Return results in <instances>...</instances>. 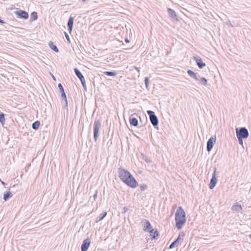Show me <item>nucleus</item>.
<instances>
[{"label":"nucleus","instance_id":"f257e3e1","mask_svg":"<svg viewBox=\"0 0 251 251\" xmlns=\"http://www.w3.org/2000/svg\"><path fill=\"white\" fill-rule=\"evenodd\" d=\"M176 226L180 229L186 222L185 212L181 206H179L175 214Z\"/></svg>","mask_w":251,"mask_h":251},{"label":"nucleus","instance_id":"f03ea898","mask_svg":"<svg viewBox=\"0 0 251 251\" xmlns=\"http://www.w3.org/2000/svg\"><path fill=\"white\" fill-rule=\"evenodd\" d=\"M138 185V182L134 176L126 170V185L132 188H135Z\"/></svg>","mask_w":251,"mask_h":251},{"label":"nucleus","instance_id":"7ed1b4c3","mask_svg":"<svg viewBox=\"0 0 251 251\" xmlns=\"http://www.w3.org/2000/svg\"><path fill=\"white\" fill-rule=\"evenodd\" d=\"M58 87L61 93V104L63 108H66L68 107V101L67 96L64 88L61 83L58 84Z\"/></svg>","mask_w":251,"mask_h":251},{"label":"nucleus","instance_id":"20e7f679","mask_svg":"<svg viewBox=\"0 0 251 251\" xmlns=\"http://www.w3.org/2000/svg\"><path fill=\"white\" fill-rule=\"evenodd\" d=\"M147 113L149 116L150 121L154 127H157L158 125V119L155 114V113L151 110H148Z\"/></svg>","mask_w":251,"mask_h":251},{"label":"nucleus","instance_id":"39448f33","mask_svg":"<svg viewBox=\"0 0 251 251\" xmlns=\"http://www.w3.org/2000/svg\"><path fill=\"white\" fill-rule=\"evenodd\" d=\"M101 127V122L99 120H95L94 123V138L96 142L99 136V130Z\"/></svg>","mask_w":251,"mask_h":251},{"label":"nucleus","instance_id":"423d86ee","mask_svg":"<svg viewBox=\"0 0 251 251\" xmlns=\"http://www.w3.org/2000/svg\"><path fill=\"white\" fill-rule=\"evenodd\" d=\"M236 132L237 137H240L245 139L247 138L249 136L248 130L245 127H241L240 129L236 128Z\"/></svg>","mask_w":251,"mask_h":251},{"label":"nucleus","instance_id":"0eeeda50","mask_svg":"<svg viewBox=\"0 0 251 251\" xmlns=\"http://www.w3.org/2000/svg\"><path fill=\"white\" fill-rule=\"evenodd\" d=\"M17 17L20 19L26 20L28 18L29 15L27 12L24 10L19 9L14 12Z\"/></svg>","mask_w":251,"mask_h":251},{"label":"nucleus","instance_id":"6e6552de","mask_svg":"<svg viewBox=\"0 0 251 251\" xmlns=\"http://www.w3.org/2000/svg\"><path fill=\"white\" fill-rule=\"evenodd\" d=\"M214 170L213 173L212 174V176L210 179V182L209 184V188L210 189H213L215 187V186H216L217 182V179L216 175V168H214Z\"/></svg>","mask_w":251,"mask_h":251},{"label":"nucleus","instance_id":"1a4fd4ad","mask_svg":"<svg viewBox=\"0 0 251 251\" xmlns=\"http://www.w3.org/2000/svg\"><path fill=\"white\" fill-rule=\"evenodd\" d=\"M216 142V137H210L207 142L206 149L207 151H210Z\"/></svg>","mask_w":251,"mask_h":251},{"label":"nucleus","instance_id":"9d476101","mask_svg":"<svg viewBox=\"0 0 251 251\" xmlns=\"http://www.w3.org/2000/svg\"><path fill=\"white\" fill-rule=\"evenodd\" d=\"M184 236V234L183 233L182 235L179 234L178 237L170 244L169 248L170 249H172L174 248L175 246H177L179 244V241L183 240V237Z\"/></svg>","mask_w":251,"mask_h":251},{"label":"nucleus","instance_id":"9b49d317","mask_svg":"<svg viewBox=\"0 0 251 251\" xmlns=\"http://www.w3.org/2000/svg\"><path fill=\"white\" fill-rule=\"evenodd\" d=\"M91 244V240L89 238H87L83 241L82 244L81 246V251H87L90 245Z\"/></svg>","mask_w":251,"mask_h":251},{"label":"nucleus","instance_id":"f8f14e48","mask_svg":"<svg viewBox=\"0 0 251 251\" xmlns=\"http://www.w3.org/2000/svg\"><path fill=\"white\" fill-rule=\"evenodd\" d=\"M167 12L169 17L174 21H178L177 15L175 11L171 8H167Z\"/></svg>","mask_w":251,"mask_h":251},{"label":"nucleus","instance_id":"ddd939ff","mask_svg":"<svg viewBox=\"0 0 251 251\" xmlns=\"http://www.w3.org/2000/svg\"><path fill=\"white\" fill-rule=\"evenodd\" d=\"M194 60L196 61L197 65L200 69H202L206 66L205 63L203 62L200 56H197L194 57Z\"/></svg>","mask_w":251,"mask_h":251},{"label":"nucleus","instance_id":"4468645a","mask_svg":"<svg viewBox=\"0 0 251 251\" xmlns=\"http://www.w3.org/2000/svg\"><path fill=\"white\" fill-rule=\"evenodd\" d=\"M142 223H143V227L144 230L145 231L148 232L152 228V226L149 220L145 219L143 221Z\"/></svg>","mask_w":251,"mask_h":251},{"label":"nucleus","instance_id":"2eb2a0df","mask_svg":"<svg viewBox=\"0 0 251 251\" xmlns=\"http://www.w3.org/2000/svg\"><path fill=\"white\" fill-rule=\"evenodd\" d=\"M74 72H75V75L77 76V77L80 80L81 83H84V82H85V80L83 75L82 74L81 72L78 69L75 68L74 69Z\"/></svg>","mask_w":251,"mask_h":251},{"label":"nucleus","instance_id":"dca6fc26","mask_svg":"<svg viewBox=\"0 0 251 251\" xmlns=\"http://www.w3.org/2000/svg\"><path fill=\"white\" fill-rule=\"evenodd\" d=\"M119 177L126 183V170L125 169L119 168L118 171Z\"/></svg>","mask_w":251,"mask_h":251},{"label":"nucleus","instance_id":"f3484780","mask_svg":"<svg viewBox=\"0 0 251 251\" xmlns=\"http://www.w3.org/2000/svg\"><path fill=\"white\" fill-rule=\"evenodd\" d=\"M129 121L131 126H137L138 125V119L134 117V114L131 115L129 117Z\"/></svg>","mask_w":251,"mask_h":251},{"label":"nucleus","instance_id":"a211bd4d","mask_svg":"<svg viewBox=\"0 0 251 251\" xmlns=\"http://www.w3.org/2000/svg\"><path fill=\"white\" fill-rule=\"evenodd\" d=\"M74 18L70 16L68 21V27L70 32H71L73 30V24H74Z\"/></svg>","mask_w":251,"mask_h":251},{"label":"nucleus","instance_id":"6ab92c4d","mask_svg":"<svg viewBox=\"0 0 251 251\" xmlns=\"http://www.w3.org/2000/svg\"><path fill=\"white\" fill-rule=\"evenodd\" d=\"M187 73L189 75L191 76L192 78H194L196 80H199L200 75H198L197 74L195 73L193 71L191 70H188Z\"/></svg>","mask_w":251,"mask_h":251},{"label":"nucleus","instance_id":"aec40b11","mask_svg":"<svg viewBox=\"0 0 251 251\" xmlns=\"http://www.w3.org/2000/svg\"><path fill=\"white\" fill-rule=\"evenodd\" d=\"M148 232L150 233V236H151V239L152 240L153 239H155L156 236H158L159 235V233L157 230H155L154 229L151 228Z\"/></svg>","mask_w":251,"mask_h":251},{"label":"nucleus","instance_id":"412c9836","mask_svg":"<svg viewBox=\"0 0 251 251\" xmlns=\"http://www.w3.org/2000/svg\"><path fill=\"white\" fill-rule=\"evenodd\" d=\"M140 157L141 159L144 160L147 163H151L152 162L151 159L150 157H149L147 155L144 153H141Z\"/></svg>","mask_w":251,"mask_h":251},{"label":"nucleus","instance_id":"4be33fe9","mask_svg":"<svg viewBox=\"0 0 251 251\" xmlns=\"http://www.w3.org/2000/svg\"><path fill=\"white\" fill-rule=\"evenodd\" d=\"M107 215V212H103V213H101L97 218H96V223H98L100 221H101L102 220H103L105 217Z\"/></svg>","mask_w":251,"mask_h":251},{"label":"nucleus","instance_id":"5701e85b","mask_svg":"<svg viewBox=\"0 0 251 251\" xmlns=\"http://www.w3.org/2000/svg\"><path fill=\"white\" fill-rule=\"evenodd\" d=\"M49 46L54 52H58L59 51L57 47L55 45H54L52 41H50V42L49 43Z\"/></svg>","mask_w":251,"mask_h":251},{"label":"nucleus","instance_id":"b1692460","mask_svg":"<svg viewBox=\"0 0 251 251\" xmlns=\"http://www.w3.org/2000/svg\"><path fill=\"white\" fill-rule=\"evenodd\" d=\"M13 195L10 191H7L3 194V200L5 201L8 200L9 198H11Z\"/></svg>","mask_w":251,"mask_h":251},{"label":"nucleus","instance_id":"393cba45","mask_svg":"<svg viewBox=\"0 0 251 251\" xmlns=\"http://www.w3.org/2000/svg\"><path fill=\"white\" fill-rule=\"evenodd\" d=\"M242 209V207L241 205L238 204H234L232 207V210L236 211H240Z\"/></svg>","mask_w":251,"mask_h":251},{"label":"nucleus","instance_id":"a878e982","mask_svg":"<svg viewBox=\"0 0 251 251\" xmlns=\"http://www.w3.org/2000/svg\"><path fill=\"white\" fill-rule=\"evenodd\" d=\"M198 80L200 81L202 85L205 86L207 85V80L205 77H201L200 75H199Z\"/></svg>","mask_w":251,"mask_h":251},{"label":"nucleus","instance_id":"bb28decb","mask_svg":"<svg viewBox=\"0 0 251 251\" xmlns=\"http://www.w3.org/2000/svg\"><path fill=\"white\" fill-rule=\"evenodd\" d=\"M40 125V121H36L34 122L32 124V129H33L34 130H37L39 128V127Z\"/></svg>","mask_w":251,"mask_h":251},{"label":"nucleus","instance_id":"cd10ccee","mask_svg":"<svg viewBox=\"0 0 251 251\" xmlns=\"http://www.w3.org/2000/svg\"><path fill=\"white\" fill-rule=\"evenodd\" d=\"M103 74L107 76H114L117 75V73L115 71H105Z\"/></svg>","mask_w":251,"mask_h":251},{"label":"nucleus","instance_id":"c85d7f7f","mask_svg":"<svg viewBox=\"0 0 251 251\" xmlns=\"http://www.w3.org/2000/svg\"><path fill=\"white\" fill-rule=\"evenodd\" d=\"M38 18L37 13L36 12H32L30 15V20L32 21H35Z\"/></svg>","mask_w":251,"mask_h":251},{"label":"nucleus","instance_id":"c756f323","mask_svg":"<svg viewBox=\"0 0 251 251\" xmlns=\"http://www.w3.org/2000/svg\"><path fill=\"white\" fill-rule=\"evenodd\" d=\"M0 123L3 125L5 123L4 114L0 112Z\"/></svg>","mask_w":251,"mask_h":251},{"label":"nucleus","instance_id":"7c9ffc66","mask_svg":"<svg viewBox=\"0 0 251 251\" xmlns=\"http://www.w3.org/2000/svg\"><path fill=\"white\" fill-rule=\"evenodd\" d=\"M140 188L141 191H144L148 188V186L146 184L140 185Z\"/></svg>","mask_w":251,"mask_h":251},{"label":"nucleus","instance_id":"2f4dec72","mask_svg":"<svg viewBox=\"0 0 251 251\" xmlns=\"http://www.w3.org/2000/svg\"><path fill=\"white\" fill-rule=\"evenodd\" d=\"M144 82L146 85V87L147 88H148L149 85V78L148 77H145Z\"/></svg>","mask_w":251,"mask_h":251},{"label":"nucleus","instance_id":"473e14b6","mask_svg":"<svg viewBox=\"0 0 251 251\" xmlns=\"http://www.w3.org/2000/svg\"><path fill=\"white\" fill-rule=\"evenodd\" d=\"M65 33V37H66V38L67 39V40L70 43V37H69V35L66 32H64Z\"/></svg>","mask_w":251,"mask_h":251},{"label":"nucleus","instance_id":"72a5a7b5","mask_svg":"<svg viewBox=\"0 0 251 251\" xmlns=\"http://www.w3.org/2000/svg\"><path fill=\"white\" fill-rule=\"evenodd\" d=\"M237 137L238 140L239 141V144L242 145L243 144V139H244V138L240 137Z\"/></svg>","mask_w":251,"mask_h":251},{"label":"nucleus","instance_id":"f704fd0d","mask_svg":"<svg viewBox=\"0 0 251 251\" xmlns=\"http://www.w3.org/2000/svg\"><path fill=\"white\" fill-rule=\"evenodd\" d=\"M82 85V86L84 88V90L86 91H87V87H86V82H84V83H81Z\"/></svg>","mask_w":251,"mask_h":251},{"label":"nucleus","instance_id":"c9c22d12","mask_svg":"<svg viewBox=\"0 0 251 251\" xmlns=\"http://www.w3.org/2000/svg\"><path fill=\"white\" fill-rule=\"evenodd\" d=\"M97 196H98V192H97V191H96V192L95 193V194L94 195V200H95L97 198Z\"/></svg>","mask_w":251,"mask_h":251},{"label":"nucleus","instance_id":"e433bc0d","mask_svg":"<svg viewBox=\"0 0 251 251\" xmlns=\"http://www.w3.org/2000/svg\"><path fill=\"white\" fill-rule=\"evenodd\" d=\"M0 24H4V23H5V22L3 20L0 19Z\"/></svg>","mask_w":251,"mask_h":251},{"label":"nucleus","instance_id":"4c0bfd02","mask_svg":"<svg viewBox=\"0 0 251 251\" xmlns=\"http://www.w3.org/2000/svg\"><path fill=\"white\" fill-rule=\"evenodd\" d=\"M124 212H126V206L123 207Z\"/></svg>","mask_w":251,"mask_h":251},{"label":"nucleus","instance_id":"58836bf2","mask_svg":"<svg viewBox=\"0 0 251 251\" xmlns=\"http://www.w3.org/2000/svg\"><path fill=\"white\" fill-rule=\"evenodd\" d=\"M0 181L1 182V184H2L3 185L5 184V183L3 181H1L0 179Z\"/></svg>","mask_w":251,"mask_h":251},{"label":"nucleus","instance_id":"ea45409f","mask_svg":"<svg viewBox=\"0 0 251 251\" xmlns=\"http://www.w3.org/2000/svg\"><path fill=\"white\" fill-rule=\"evenodd\" d=\"M130 42L129 40H128L127 38H126V44Z\"/></svg>","mask_w":251,"mask_h":251},{"label":"nucleus","instance_id":"a19ab883","mask_svg":"<svg viewBox=\"0 0 251 251\" xmlns=\"http://www.w3.org/2000/svg\"><path fill=\"white\" fill-rule=\"evenodd\" d=\"M52 77H53V79H54V80H55V77H54V76L53 75H52Z\"/></svg>","mask_w":251,"mask_h":251},{"label":"nucleus","instance_id":"79ce46f5","mask_svg":"<svg viewBox=\"0 0 251 251\" xmlns=\"http://www.w3.org/2000/svg\"><path fill=\"white\" fill-rule=\"evenodd\" d=\"M230 25L231 26H232V25H231V23H230V24H228V25Z\"/></svg>","mask_w":251,"mask_h":251},{"label":"nucleus","instance_id":"37998d69","mask_svg":"<svg viewBox=\"0 0 251 251\" xmlns=\"http://www.w3.org/2000/svg\"><path fill=\"white\" fill-rule=\"evenodd\" d=\"M230 25L231 26H232V25H231V23H230V24H228V25Z\"/></svg>","mask_w":251,"mask_h":251},{"label":"nucleus","instance_id":"c03bdc74","mask_svg":"<svg viewBox=\"0 0 251 251\" xmlns=\"http://www.w3.org/2000/svg\"><path fill=\"white\" fill-rule=\"evenodd\" d=\"M230 25L231 26H232V25H231V23H230V24H228V25Z\"/></svg>","mask_w":251,"mask_h":251},{"label":"nucleus","instance_id":"a18cd8bd","mask_svg":"<svg viewBox=\"0 0 251 251\" xmlns=\"http://www.w3.org/2000/svg\"><path fill=\"white\" fill-rule=\"evenodd\" d=\"M126 50H128V49L126 48ZM129 50H130V49H129Z\"/></svg>","mask_w":251,"mask_h":251},{"label":"nucleus","instance_id":"49530a36","mask_svg":"<svg viewBox=\"0 0 251 251\" xmlns=\"http://www.w3.org/2000/svg\"><path fill=\"white\" fill-rule=\"evenodd\" d=\"M124 120H126V119H125V116H124Z\"/></svg>","mask_w":251,"mask_h":251},{"label":"nucleus","instance_id":"de8ad7c7","mask_svg":"<svg viewBox=\"0 0 251 251\" xmlns=\"http://www.w3.org/2000/svg\"><path fill=\"white\" fill-rule=\"evenodd\" d=\"M250 237L251 238V235H250Z\"/></svg>","mask_w":251,"mask_h":251}]
</instances>
